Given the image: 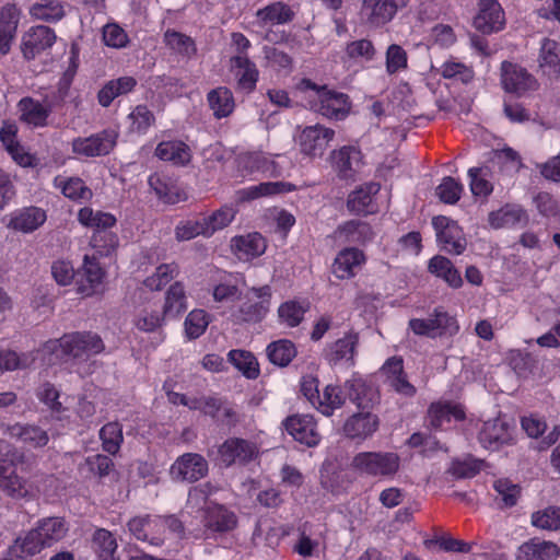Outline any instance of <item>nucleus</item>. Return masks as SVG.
<instances>
[{
    "instance_id": "obj_29",
    "label": "nucleus",
    "mask_w": 560,
    "mask_h": 560,
    "mask_svg": "<svg viewBox=\"0 0 560 560\" xmlns=\"http://www.w3.org/2000/svg\"><path fill=\"white\" fill-rule=\"evenodd\" d=\"M465 418V411L458 404L448 401L433 402L428 410V419L430 425L441 429L445 423L451 421H460Z\"/></svg>"
},
{
    "instance_id": "obj_20",
    "label": "nucleus",
    "mask_w": 560,
    "mask_h": 560,
    "mask_svg": "<svg viewBox=\"0 0 560 560\" xmlns=\"http://www.w3.org/2000/svg\"><path fill=\"white\" fill-rule=\"evenodd\" d=\"M203 526L211 533H228L237 525V517L222 504L210 502L203 513Z\"/></svg>"
},
{
    "instance_id": "obj_48",
    "label": "nucleus",
    "mask_w": 560,
    "mask_h": 560,
    "mask_svg": "<svg viewBox=\"0 0 560 560\" xmlns=\"http://www.w3.org/2000/svg\"><path fill=\"white\" fill-rule=\"evenodd\" d=\"M78 220L82 225L95 231H106L116 224V218L113 214L89 207L79 210Z\"/></svg>"
},
{
    "instance_id": "obj_53",
    "label": "nucleus",
    "mask_w": 560,
    "mask_h": 560,
    "mask_svg": "<svg viewBox=\"0 0 560 560\" xmlns=\"http://www.w3.org/2000/svg\"><path fill=\"white\" fill-rule=\"evenodd\" d=\"M228 360L247 378L254 380L259 375L258 362L248 351L231 350L228 353Z\"/></svg>"
},
{
    "instance_id": "obj_46",
    "label": "nucleus",
    "mask_w": 560,
    "mask_h": 560,
    "mask_svg": "<svg viewBox=\"0 0 560 560\" xmlns=\"http://www.w3.org/2000/svg\"><path fill=\"white\" fill-rule=\"evenodd\" d=\"M257 23L261 27L284 24L292 19V12L285 4L276 2L256 12Z\"/></svg>"
},
{
    "instance_id": "obj_21",
    "label": "nucleus",
    "mask_w": 560,
    "mask_h": 560,
    "mask_svg": "<svg viewBox=\"0 0 560 560\" xmlns=\"http://www.w3.org/2000/svg\"><path fill=\"white\" fill-rule=\"evenodd\" d=\"M359 336L357 332L350 331L342 338L337 339L330 343L326 349V359L330 365H338L341 363L352 366L354 364V355Z\"/></svg>"
},
{
    "instance_id": "obj_16",
    "label": "nucleus",
    "mask_w": 560,
    "mask_h": 560,
    "mask_svg": "<svg viewBox=\"0 0 560 560\" xmlns=\"http://www.w3.org/2000/svg\"><path fill=\"white\" fill-rule=\"evenodd\" d=\"M331 164L341 179H353L363 165L361 151L354 145H345L331 152Z\"/></svg>"
},
{
    "instance_id": "obj_12",
    "label": "nucleus",
    "mask_w": 560,
    "mask_h": 560,
    "mask_svg": "<svg viewBox=\"0 0 560 560\" xmlns=\"http://www.w3.org/2000/svg\"><path fill=\"white\" fill-rule=\"evenodd\" d=\"M55 42L56 34L50 27L32 26L22 37L21 49L24 58L32 60L50 49Z\"/></svg>"
},
{
    "instance_id": "obj_27",
    "label": "nucleus",
    "mask_w": 560,
    "mask_h": 560,
    "mask_svg": "<svg viewBox=\"0 0 560 560\" xmlns=\"http://www.w3.org/2000/svg\"><path fill=\"white\" fill-rule=\"evenodd\" d=\"M559 547L551 541L533 538L520 546L517 560H556L559 557Z\"/></svg>"
},
{
    "instance_id": "obj_54",
    "label": "nucleus",
    "mask_w": 560,
    "mask_h": 560,
    "mask_svg": "<svg viewBox=\"0 0 560 560\" xmlns=\"http://www.w3.org/2000/svg\"><path fill=\"white\" fill-rule=\"evenodd\" d=\"M187 308V301L184 287L176 282L166 292L163 314L165 316L175 317Z\"/></svg>"
},
{
    "instance_id": "obj_8",
    "label": "nucleus",
    "mask_w": 560,
    "mask_h": 560,
    "mask_svg": "<svg viewBox=\"0 0 560 560\" xmlns=\"http://www.w3.org/2000/svg\"><path fill=\"white\" fill-rule=\"evenodd\" d=\"M258 445L249 440L230 438L218 450L219 460L226 467L232 465H245L257 458Z\"/></svg>"
},
{
    "instance_id": "obj_17",
    "label": "nucleus",
    "mask_w": 560,
    "mask_h": 560,
    "mask_svg": "<svg viewBox=\"0 0 560 560\" xmlns=\"http://www.w3.org/2000/svg\"><path fill=\"white\" fill-rule=\"evenodd\" d=\"M478 440L482 447L497 451L502 445L512 442V429L510 424L501 418L488 420L483 422L478 434Z\"/></svg>"
},
{
    "instance_id": "obj_37",
    "label": "nucleus",
    "mask_w": 560,
    "mask_h": 560,
    "mask_svg": "<svg viewBox=\"0 0 560 560\" xmlns=\"http://www.w3.org/2000/svg\"><path fill=\"white\" fill-rule=\"evenodd\" d=\"M232 247L240 258L247 260L262 255L266 250V242L259 233H249L234 237Z\"/></svg>"
},
{
    "instance_id": "obj_18",
    "label": "nucleus",
    "mask_w": 560,
    "mask_h": 560,
    "mask_svg": "<svg viewBox=\"0 0 560 560\" xmlns=\"http://www.w3.org/2000/svg\"><path fill=\"white\" fill-rule=\"evenodd\" d=\"M230 70L236 81V89L243 93H252L256 89L259 71L248 55H235L230 59Z\"/></svg>"
},
{
    "instance_id": "obj_5",
    "label": "nucleus",
    "mask_w": 560,
    "mask_h": 560,
    "mask_svg": "<svg viewBox=\"0 0 560 560\" xmlns=\"http://www.w3.org/2000/svg\"><path fill=\"white\" fill-rule=\"evenodd\" d=\"M118 131L105 129L90 137H79L71 143L72 152L84 158L109 154L117 144Z\"/></svg>"
},
{
    "instance_id": "obj_1",
    "label": "nucleus",
    "mask_w": 560,
    "mask_h": 560,
    "mask_svg": "<svg viewBox=\"0 0 560 560\" xmlns=\"http://www.w3.org/2000/svg\"><path fill=\"white\" fill-rule=\"evenodd\" d=\"M105 345L102 338L91 331H75L66 334L59 339L46 341L38 350L48 363L66 357L73 359L89 358L104 351Z\"/></svg>"
},
{
    "instance_id": "obj_22",
    "label": "nucleus",
    "mask_w": 560,
    "mask_h": 560,
    "mask_svg": "<svg viewBox=\"0 0 560 560\" xmlns=\"http://www.w3.org/2000/svg\"><path fill=\"white\" fill-rule=\"evenodd\" d=\"M162 516H139L129 521V530L139 540L149 541L151 545L160 546L162 538Z\"/></svg>"
},
{
    "instance_id": "obj_57",
    "label": "nucleus",
    "mask_w": 560,
    "mask_h": 560,
    "mask_svg": "<svg viewBox=\"0 0 560 560\" xmlns=\"http://www.w3.org/2000/svg\"><path fill=\"white\" fill-rule=\"evenodd\" d=\"M236 209L233 206H223L212 212L209 217L203 218L206 233L211 236L219 230L226 228L235 218Z\"/></svg>"
},
{
    "instance_id": "obj_4",
    "label": "nucleus",
    "mask_w": 560,
    "mask_h": 560,
    "mask_svg": "<svg viewBox=\"0 0 560 560\" xmlns=\"http://www.w3.org/2000/svg\"><path fill=\"white\" fill-rule=\"evenodd\" d=\"M272 291L269 285L252 288L245 301L238 306L234 316L245 323H259L268 314L271 305Z\"/></svg>"
},
{
    "instance_id": "obj_23",
    "label": "nucleus",
    "mask_w": 560,
    "mask_h": 560,
    "mask_svg": "<svg viewBox=\"0 0 560 560\" xmlns=\"http://www.w3.org/2000/svg\"><path fill=\"white\" fill-rule=\"evenodd\" d=\"M397 7L392 0H363L361 18L371 26H381L389 22Z\"/></svg>"
},
{
    "instance_id": "obj_38",
    "label": "nucleus",
    "mask_w": 560,
    "mask_h": 560,
    "mask_svg": "<svg viewBox=\"0 0 560 560\" xmlns=\"http://www.w3.org/2000/svg\"><path fill=\"white\" fill-rule=\"evenodd\" d=\"M349 399L358 408H369L376 399L375 389L361 377H352L345 383Z\"/></svg>"
},
{
    "instance_id": "obj_14",
    "label": "nucleus",
    "mask_w": 560,
    "mask_h": 560,
    "mask_svg": "<svg viewBox=\"0 0 560 560\" xmlns=\"http://www.w3.org/2000/svg\"><path fill=\"white\" fill-rule=\"evenodd\" d=\"M380 419L370 411H360L348 417L341 428L342 434L353 441L371 439L378 430Z\"/></svg>"
},
{
    "instance_id": "obj_44",
    "label": "nucleus",
    "mask_w": 560,
    "mask_h": 560,
    "mask_svg": "<svg viewBox=\"0 0 560 560\" xmlns=\"http://www.w3.org/2000/svg\"><path fill=\"white\" fill-rule=\"evenodd\" d=\"M307 310L308 304L305 302L296 300L285 301L278 307L279 323L289 328L296 327L304 319V315Z\"/></svg>"
},
{
    "instance_id": "obj_55",
    "label": "nucleus",
    "mask_w": 560,
    "mask_h": 560,
    "mask_svg": "<svg viewBox=\"0 0 560 560\" xmlns=\"http://www.w3.org/2000/svg\"><path fill=\"white\" fill-rule=\"evenodd\" d=\"M217 491L218 488L211 482H205L191 488L188 492L185 509L187 512L202 511L205 513L207 505L210 504L208 503V498Z\"/></svg>"
},
{
    "instance_id": "obj_36",
    "label": "nucleus",
    "mask_w": 560,
    "mask_h": 560,
    "mask_svg": "<svg viewBox=\"0 0 560 560\" xmlns=\"http://www.w3.org/2000/svg\"><path fill=\"white\" fill-rule=\"evenodd\" d=\"M118 544L113 533L105 528L96 529L91 538V549L97 560H118L116 550Z\"/></svg>"
},
{
    "instance_id": "obj_56",
    "label": "nucleus",
    "mask_w": 560,
    "mask_h": 560,
    "mask_svg": "<svg viewBox=\"0 0 560 560\" xmlns=\"http://www.w3.org/2000/svg\"><path fill=\"white\" fill-rule=\"evenodd\" d=\"M469 187L475 197L487 198L493 191L490 180V171L487 167H471L468 170Z\"/></svg>"
},
{
    "instance_id": "obj_61",
    "label": "nucleus",
    "mask_w": 560,
    "mask_h": 560,
    "mask_svg": "<svg viewBox=\"0 0 560 560\" xmlns=\"http://www.w3.org/2000/svg\"><path fill=\"white\" fill-rule=\"evenodd\" d=\"M164 316L159 307H144L135 319L136 327L144 332H152L163 325Z\"/></svg>"
},
{
    "instance_id": "obj_26",
    "label": "nucleus",
    "mask_w": 560,
    "mask_h": 560,
    "mask_svg": "<svg viewBox=\"0 0 560 560\" xmlns=\"http://www.w3.org/2000/svg\"><path fill=\"white\" fill-rule=\"evenodd\" d=\"M364 262L365 256L362 250L354 247L345 248L335 258L332 273L338 279H350Z\"/></svg>"
},
{
    "instance_id": "obj_58",
    "label": "nucleus",
    "mask_w": 560,
    "mask_h": 560,
    "mask_svg": "<svg viewBox=\"0 0 560 560\" xmlns=\"http://www.w3.org/2000/svg\"><path fill=\"white\" fill-rule=\"evenodd\" d=\"M103 450L115 455L124 441L122 428L118 422H108L100 430Z\"/></svg>"
},
{
    "instance_id": "obj_60",
    "label": "nucleus",
    "mask_w": 560,
    "mask_h": 560,
    "mask_svg": "<svg viewBox=\"0 0 560 560\" xmlns=\"http://www.w3.org/2000/svg\"><path fill=\"white\" fill-rule=\"evenodd\" d=\"M534 527L545 530H557L560 528V508L547 506L534 512L530 516Z\"/></svg>"
},
{
    "instance_id": "obj_51",
    "label": "nucleus",
    "mask_w": 560,
    "mask_h": 560,
    "mask_svg": "<svg viewBox=\"0 0 560 560\" xmlns=\"http://www.w3.org/2000/svg\"><path fill=\"white\" fill-rule=\"evenodd\" d=\"M30 14L36 20L56 22L63 18L65 8L59 0H39L30 8Z\"/></svg>"
},
{
    "instance_id": "obj_52",
    "label": "nucleus",
    "mask_w": 560,
    "mask_h": 560,
    "mask_svg": "<svg viewBox=\"0 0 560 560\" xmlns=\"http://www.w3.org/2000/svg\"><path fill=\"white\" fill-rule=\"evenodd\" d=\"M127 118L129 120V131L137 135H145L155 124V116L147 105H137Z\"/></svg>"
},
{
    "instance_id": "obj_3",
    "label": "nucleus",
    "mask_w": 560,
    "mask_h": 560,
    "mask_svg": "<svg viewBox=\"0 0 560 560\" xmlns=\"http://www.w3.org/2000/svg\"><path fill=\"white\" fill-rule=\"evenodd\" d=\"M400 457L395 452L363 451L350 462V468L361 477L392 479L399 470Z\"/></svg>"
},
{
    "instance_id": "obj_2",
    "label": "nucleus",
    "mask_w": 560,
    "mask_h": 560,
    "mask_svg": "<svg viewBox=\"0 0 560 560\" xmlns=\"http://www.w3.org/2000/svg\"><path fill=\"white\" fill-rule=\"evenodd\" d=\"M69 524L59 516L40 518L35 526L23 537L15 541V548L22 556H34L45 548H50L66 538Z\"/></svg>"
},
{
    "instance_id": "obj_19",
    "label": "nucleus",
    "mask_w": 560,
    "mask_h": 560,
    "mask_svg": "<svg viewBox=\"0 0 560 560\" xmlns=\"http://www.w3.org/2000/svg\"><path fill=\"white\" fill-rule=\"evenodd\" d=\"M47 220L46 211L39 207H24L9 214L7 226L24 234L38 230Z\"/></svg>"
},
{
    "instance_id": "obj_28",
    "label": "nucleus",
    "mask_w": 560,
    "mask_h": 560,
    "mask_svg": "<svg viewBox=\"0 0 560 560\" xmlns=\"http://www.w3.org/2000/svg\"><path fill=\"white\" fill-rule=\"evenodd\" d=\"M149 185L164 203L175 205L187 199L186 191L171 178L153 174L149 177Z\"/></svg>"
},
{
    "instance_id": "obj_64",
    "label": "nucleus",
    "mask_w": 560,
    "mask_h": 560,
    "mask_svg": "<svg viewBox=\"0 0 560 560\" xmlns=\"http://www.w3.org/2000/svg\"><path fill=\"white\" fill-rule=\"evenodd\" d=\"M439 72L445 79H453L462 83H468L474 78V71L470 67L455 60L443 62Z\"/></svg>"
},
{
    "instance_id": "obj_24",
    "label": "nucleus",
    "mask_w": 560,
    "mask_h": 560,
    "mask_svg": "<svg viewBox=\"0 0 560 560\" xmlns=\"http://www.w3.org/2000/svg\"><path fill=\"white\" fill-rule=\"evenodd\" d=\"M0 488L12 499H33L37 494L36 487L22 479L14 470L0 469Z\"/></svg>"
},
{
    "instance_id": "obj_7",
    "label": "nucleus",
    "mask_w": 560,
    "mask_h": 560,
    "mask_svg": "<svg viewBox=\"0 0 560 560\" xmlns=\"http://www.w3.org/2000/svg\"><path fill=\"white\" fill-rule=\"evenodd\" d=\"M334 136L332 129L322 125L307 126L296 136V144L303 155L314 159L324 154Z\"/></svg>"
},
{
    "instance_id": "obj_34",
    "label": "nucleus",
    "mask_w": 560,
    "mask_h": 560,
    "mask_svg": "<svg viewBox=\"0 0 560 560\" xmlns=\"http://www.w3.org/2000/svg\"><path fill=\"white\" fill-rule=\"evenodd\" d=\"M370 224L363 221L351 220L337 228L335 237L345 243H365L373 238Z\"/></svg>"
},
{
    "instance_id": "obj_62",
    "label": "nucleus",
    "mask_w": 560,
    "mask_h": 560,
    "mask_svg": "<svg viewBox=\"0 0 560 560\" xmlns=\"http://www.w3.org/2000/svg\"><path fill=\"white\" fill-rule=\"evenodd\" d=\"M165 44L177 54L190 57L196 52V46L194 40L185 34L166 31L164 34Z\"/></svg>"
},
{
    "instance_id": "obj_33",
    "label": "nucleus",
    "mask_w": 560,
    "mask_h": 560,
    "mask_svg": "<svg viewBox=\"0 0 560 560\" xmlns=\"http://www.w3.org/2000/svg\"><path fill=\"white\" fill-rule=\"evenodd\" d=\"M11 438H15L31 447H43L49 442L48 433L33 424L15 423L7 428Z\"/></svg>"
},
{
    "instance_id": "obj_10",
    "label": "nucleus",
    "mask_w": 560,
    "mask_h": 560,
    "mask_svg": "<svg viewBox=\"0 0 560 560\" xmlns=\"http://www.w3.org/2000/svg\"><path fill=\"white\" fill-rule=\"evenodd\" d=\"M312 107L327 118L342 119L349 113L350 104L348 96L343 93L322 88L316 90Z\"/></svg>"
},
{
    "instance_id": "obj_40",
    "label": "nucleus",
    "mask_w": 560,
    "mask_h": 560,
    "mask_svg": "<svg viewBox=\"0 0 560 560\" xmlns=\"http://www.w3.org/2000/svg\"><path fill=\"white\" fill-rule=\"evenodd\" d=\"M137 84L132 77H121L108 81L98 92V102L103 107H108L112 102L124 94L131 92Z\"/></svg>"
},
{
    "instance_id": "obj_13",
    "label": "nucleus",
    "mask_w": 560,
    "mask_h": 560,
    "mask_svg": "<svg viewBox=\"0 0 560 560\" xmlns=\"http://www.w3.org/2000/svg\"><path fill=\"white\" fill-rule=\"evenodd\" d=\"M283 425L295 441L308 447L318 445L322 440L313 416L293 415L283 421Z\"/></svg>"
},
{
    "instance_id": "obj_47",
    "label": "nucleus",
    "mask_w": 560,
    "mask_h": 560,
    "mask_svg": "<svg viewBox=\"0 0 560 560\" xmlns=\"http://www.w3.org/2000/svg\"><path fill=\"white\" fill-rule=\"evenodd\" d=\"M54 184L69 199L88 200L92 197L91 189L79 177L57 176Z\"/></svg>"
},
{
    "instance_id": "obj_49",
    "label": "nucleus",
    "mask_w": 560,
    "mask_h": 560,
    "mask_svg": "<svg viewBox=\"0 0 560 560\" xmlns=\"http://www.w3.org/2000/svg\"><path fill=\"white\" fill-rule=\"evenodd\" d=\"M16 129L12 125L1 128L0 139L7 151L11 154L13 160L21 166H30L32 164V156L24 152L23 148L15 139Z\"/></svg>"
},
{
    "instance_id": "obj_59",
    "label": "nucleus",
    "mask_w": 560,
    "mask_h": 560,
    "mask_svg": "<svg viewBox=\"0 0 560 560\" xmlns=\"http://www.w3.org/2000/svg\"><path fill=\"white\" fill-rule=\"evenodd\" d=\"M38 351L18 354L14 351H0V373L33 365Z\"/></svg>"
},
{
    "instance_id": "obj_30",
    "label": "nucleus",
    "mask_w": 560,
    "mask_h": 560,
    "mask_svg": "<svg viewBox=\"0 0 560 560\" xmlns=\"http://www.w3.org/2000/svg\"><path fill=\"white\" fill-rule=\"evenodd\" d=\"M19 109L21 120L34 128L47 126V120L51 113L50 105H44L31 97L22 98L19 102Z\"/></svg>"
},
{
    "instance_id": "obj_39",
    "label": "nucleus",
    "mask_w": 560,
    "mask_h": 560,
    "mask_svg": "<svg viewBox=\"0 0 560 560\" xmlns=\"http://www.w3.org/2000/svg\"><path fill=\"white\" fill-rule=\"evenodd\" d=\"M19 10L7 5L0 11V51L7 54L19 24Z\"/></svg>"
},
{
    "instance_id": "obj_11",
    "label": "nucleus",
    "mask_w": 560,
    "mask_h": 560,
    "mask_svg": "<svg viewBox=\"0 0 560 560\" xmlns=\"http://www.w3.org/2000/svg\"><path fill=\"white\" fill-rule=\"evenodd\" d=\"M501 82L506 92L518 96L538 89L537 80L526 69L508 61L501 67Z\"/></svg>"
},
{
    "instance_id": "obj_43",
    "label": "nucleus",
    "mask_w": 560,
    "mask_h": 560,
    "mask_svg": "<svg viewBox=\"0 0 560 560\" xmlns=\"http://www.w3.org/2000/svg\"><path fill=\"white\" fill-rule=\"evenodd\" d=\"M346 402V396L342 389L337 386L329 384L319 394V399L316 400L315 407L322 415L330 417L334 415L336 409H340Z\"/></svg>"
},
{
    "instance_id": "obj_50",
    "label": "nucleus",
    "mask_w": 560,
    "mask_h": 560,
    "mask_svg": "<svg viewBox=\"0 0 560 560\" xmlns=\"http://www.w3.org/2000/svg\"><path fill=\"white\" fill-rule=\"evenodd\" d=\"M266 352L271 363L278 366H287L296 355V348L292 341L280 339L269 343Z\"/></svg>"
},
{
    "instance_id": "obj_41",
    "label": "nucleus",
    "mask_w": 560,
    "mask_h": 560,
    "mask_svg": "<svg viewBox=\"0 0 560 560\" xmlns=\"http://www.w3.org/2000/svg\"><path fill=\"white\" fill-rule=\"evenodd\" d=\"M428 268L432 275L443 279L452 288H459L463 284L460 273L444 256L438 255L431 258Z\"/></svg>"
},
{
    "instance_id": "obj_42",
    "label": "nucleus",
    "mask_w": 560,
    "mask_h": 560,
    "mask_svg": "<svg viewBox=\"0 0 560 560\" xmlns=\"http://www.w3.org/2000/svg\"><path fill=\"white\" fill-rule=\"evenodd\" d=\"M294 185L284 182H266L258 185L249 186L240 191V199L254 200L260 197L272 196L294 190Z\"/></svg>"
},
{
    "instance_id": "obj_45",
    "label": "nucleus",
    "mask_w": 560,
    "mask_h": 560,
    "mask_svg": "<svg viewBox=\"0 0 560 560\" xmlns=\"http://www.w3.org/2000/svg\"><path fill=\"white\" fill-rule=\"evenodd\" d=\"M208 103L217 118L230 116L235 107L232 92L224 86L210 91L208 93Z\"/></svg>"
},
{
    "instance_id": "obj_63",
    "label": "nucleus",
    "mask_w": 560,
    "mask_h": 560,
    "mask_svg": "<svg viewBox=\"0 0 560 560\" xmlns=\"http://www.w3.org/2000/svg\"><path fill=\"white\" fill-rule=\"evenodd\" d=\"M209 325V316L203 310L191 311L184 323L186 336L189 339L199 338Z\"/></svg>"
},
{
    "instance_id": "obj_35",
    "label": "nucleus",
    "mask_w": 560,
    "mask_h": 560,
    "mask_svg": "<svg viewBox=\"0 0 560 560\" xmlns=\"http://www.w3.org/2000/svg\"><path fill=\"white\" fill-rule=\"evenodd\" d=\"M238 275L221 272L212 289L213 300L218 303L233 302L241 295Z\"/></svg>"
},
{
    "instance_id": "obj_25",
    "label": "nucleus",
    "mask_w": 560,
    "mask_h": 560,
    "mask_svg": "<svg viewBox=\"0 0 560 560\" xmlns=\"http://www.w3.org/2000/svg\"><path fill=\"white\" fill-rule=\"evenodd\" d=\"M528 221L526 211L518 205L506 203L488 215V223L492 229H510L525 225Z\"/></svg>"
},
{
    "instance_id": "obj_9",
    "label": "nucleus",
    "mask_w": 560,
    "mask_h": 560,
    "mask_svg": "<svg viewBox=\"0 0 560 560\" xmlns=\"http://www.w3.org/2000/svg\"><path fill=\"white\" fill-rule=\"evenodd\" d=\"M432 225L441 249L455 255H460L466 249L467 241L456 222L439 215L432 219Z\"/></svg>"
},
{
    "instance_id": "obj_32",
    "label": "nucleus",
    "mask_w": 560,
    "mask_h": 560,
    "mask_svg": "<svg viewBox=\"0 0 560 560\" xmlns=\"http://www.w3.org/2000/svg\"><path fill=\"white\" fill-rule=\"evenodd\" d=\"M155 155L173 163L174 165H186L191 160L190 148L180 140L162 141L155 149Z\"/></svg>"
},
{
    "instance_id": "obj_15",
    "label": "nucleus",
    "mask_w": 560,
    "mask_h": 560,
    "mask_svg": "<svg viewBox=\"0 0 560 560\" xmlns=\"http://www.w3.org/2000/svg\"><path fill=\"white\" fill-rule=\"evenodd\" d=\"M505 15L497 0H479V10L474 19V26L483 34H492L503 30Z\"/></svg>"
},
{
    "instance_id": "obj_6",
    "label": "nucleus",
    "mask_w": 560,
    "mask_h": 560,
    "mask_svg": "<svg viewBox=\"0 0 560 560\" xmlns=\"http://www.w3.org/2000/svg\"><path fill=\"white\" fill-rule=\"evenodd\" d=\"M209 464L198 453H185L178 456L170 468V476L178 482H196L207 476Z\"/></svg>"
},
{
    "instance_id": "obj_31",
    "label": "nucleus",
    "mask_w": 560,
    "mask_h": 560,
    "mask_svg": "<svg viewBox=\"0 0 560 560\" xmlns=\"http://www.w3.org/2000/svg\"><path fill=\"white\" fill-rule=\"evenodd\" d=\"M538 65L548 78L558 79L560 77L559 45L556 40L545 38L541 42Z\"/></svg>"
}]
</instances>
